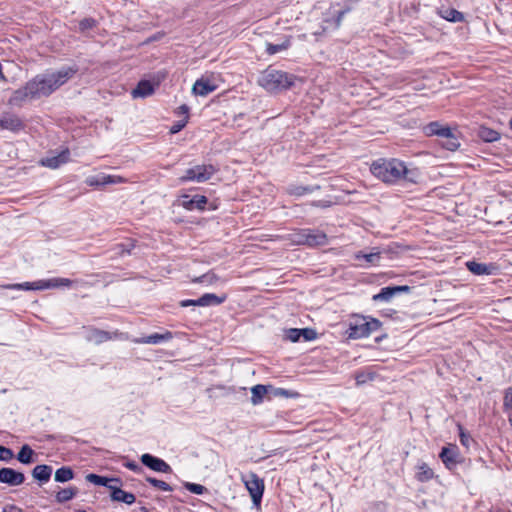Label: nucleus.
Instances as JSON below:
<instances>
[{"instance_id": "obj_1", "label": "nucleus", "mask_w": 512, "mask_h": 512, "mask_svg": "<svg viewBox=\"0 0 512 512\" xmlns=\"http://www.w3.org/2000/svg\"><path fill=\"white\" fill-rule=\"evenodd\" d=\"M371 173L384 183H410L417 184L419 172L417 169H409L405 163L396 158H379L370 166Z\"/></svg>"}, {"instance_id": "obj_2", "label": "nucleus", "mask_w": 512, "mask_h": 512, "mask_svg": "<svg viewBox=\"0 0 512 512\" xmlns=\"http://www.w3.org/2000/svg\"><path fill=\"white\" fill-rule=\"evenodd\" d=\"M78 70V66L73 65L63 66L52 73L38 74L28 81L29 92L36 99L48 97L71 79Z\"/></svg>"}, {"instance_id": "obj_3", "label": "nucleus", "mask_w": 512, "mask_h": 512, "mask_svg": "<svg viewBox=\"0 0 512 512\" xmlns=\"http://www.w3.org/2000/svg\"><path fill=\"white\" fill-rule=\"evenodd\" d=\"M296 80L294 74L268 66L261 72L258 84L270 93H280L290 89Z\"/></svg>"}, {"instance_id": "obj_4", "label": "nucleus", "mask_w": 512, "mask_h": 512, "mask_svg": "<svg viewBox=\"0 0 512 512\" xmlns=\"http://www.w3.org/2000/svg\"><path fill=\"white\" fill-rule=\"evenodd\" d=\"M426 136H438L439 144L448 151H456L460 147L456 130L438 121H433L424 126Z\"/></svg>"}, {"instance_id": "obj_5", "label": "nucleus", "mask_w": 512, "mask_h": 512, "mask_svg": "<svg viewBox=\"0 0 512 512\" xmlns=\"http://www.w3.org/2000/svg\"><path fill=\"white\" fill-rule=\"evenodd\" d=\"M381 326V321L376 318L354 315L349 322L347 334L351 339L365 338L380 329Z\"/></svg>"}, {"instance_id": "obj_6", "label": "nucleus", "mask_w": 512, "mask_h": 512, "mask_svg": "<svg viewBox=\"0 0 512 512\" xmlns=\"http://www.w3.org/2000/svg\"><path fill=\"white\" fill-rule=\"evenodd\" d=\"M73 281L68 278H51L35 282H24L5 285L4 288L11 290H45L59 287H70Z\"/></svg>"}, {"instance_id": "obj_7", "label": "nucleus", "mask_w": 512, "mask_h": 512, "mask_svg": "<svg viewBox=\"0 0 512 512\" xmlns=\"http://www.w3.org/2000/svg\"><path fill=\"white\" fill-rule=\"evenodd\" d=\"M218 171L212 164L196 165L185 171L184 175L179 178V182L185 183L195 181L203 183L211 179V177Z\"/></svg>"}, {"instance_id": "obj_8", "label": "nucleus", "mask_w": 512, "mask_h": 512, "mask_svg": "<svg viewBox=\"0 0 512 512\" xmlns=\"http://www.w3.org/2000/svg\"><path fill=\"white\" fill-rule=\"evenodd\" d=\"M296 242L298 244H304L308 246H322L327 244V235L315 229H302L295 234Z\"/></svg>"}, {"instance_id": "obj_9", "label": "nucleus", "mask_w": 512, "mask_h": 512, "mask_svg": "<svg viewBox=\"0 0 512 512\" xmlns=\"http://www.w3.org/2000/svg\"><path fill=\"white\" fill-rule=\"evenodd\" d=\"M244 482L254 506H260L265 488L263 479L256 473L251 472Z\"/></svg>"}, {"instance_id": "obj_10", "label": "nucleus", "mask_w": 512, "mask_h": 512, "mask_svg": "<svg viewBox=\"0 0 512 512\" xmlns=\"http://www.w3.org/2000/svg\"><path fill=\"white\" fill-rule=\"evenodd\" d=\"M411 290L412 287L408 285L386 286L381 288L377 294L372 296V301L375 303H389L395 296L403 293H410Z\"/></svg>"}, {"instance_id": "obj_11", "label": "nucleus", "mask_w": 512, "mask_h": 512, "mask_svg": "<svg viewBox=\"0 0 512 512\" xmlns=\"http://www.w3.org/2000/svg\"><path fill=\"white\" fill-rule=\"evenodd\" d=\"M439 458L449 470L456 469L457 465L462 462V457L459 452V448L456 445L448 444L442 447Z\"/></svg>"}, {"instance_id": "obj_12", "label": "nucleus", "mask_w": 512, "mask_h": 512, "mask_svg": "<svg viewBox=\"0 0 512 512\" xmlns=\"http://www.w3.org/2000/svg\"><path fill=\"white\" fill-rule=\"evenodd\" d=\"M141 463L147 468L160 473H172L171 466L163 459L150 453H145L140 458Z\"/></svg>"}, {"instance_id": "obj_13", "label": "nucleus", "mask_w": 512, "mask_h": 512, "mask_svg": "<svg viewBox=\"0 0 512 512\" xmlns=\"http://www.w3.org/2000/svg\"><path fill=\"white\" fill-rule=\"evenodd\" d=\"M25 481V475L10 467H3L0 469V483L9 486H19Z\"/></svg>"}, {"instance_id": "obj_14", "label": "nucleus", "mask_w": 512, "mask_h": 512, "mask_svg": "<svg viewBox=\"0 0 512 512\" xmlns=\"http://www.w3.org/2000/svg\"><path fill=\"white\" fill-rule=\"evenodd\" d=\"M119 335V333L116 332H109L105 330H101L95 327H89L86 330V340L89 342H93L97 345L104 343L106 341L112 340L116 338Z\"/></svg>"}, {"instance_id": "obj_15", "label": "nucleus", "mask_w": 512, "mask_h": 512, "mask_svg": "<svg viewBox=\"0 0 512 512\" xmlns=\"http://www.w3.org/2000/svg\"><path fill=\"white\" fill-rule=\"evenodd\" d=\"M0 128L18 133L25 129V123L19 116L15 114L4 113L0 118Z\"/></svg>"}, {"instance_id": "obj_16", "label": "nucleus", "mask_w": 512, "mask_h": 512, "mask_svg": "<svg viewBox=\"0 0 512 512\" xmlns=\"http://www.w3.org/2000/svg\"><path fill=\"white\" fill-rule=\"evenodd\" d=\"M208 203V198L204 195H194L193 197H189V195H183L181 205L183 208L189 211L199 210L204 211L206 205Z\"/></svg>"}, {"instance_id": "obj_17", "label": "nucleus", "mask_w": 512, "mask_h": 512, "mask_svg": "<svg viewBox=\"0 0 512 512\" xmlns=\"http://www.w3.org/2000/svg\"><path fill=\"white\" fill-rule=\"evenodd\" d=\"M110 490V498L115 502H122L128 505L133 504L136 501V497L133 493L124 491L117 486H108Z\"/></svg>"}, {"instance_id": "obj_18", "label": "nucleus", "mask_w": 512, "mask_h": 512, "mask_svg": "<svg viewBox=\"0 0 512 512\" xmlns=\"http://www.w3.org/2000/svg\"><path fill=\"white\" fill-rule=\"evenodd\" d=\"M28 88V82L21 88L13 91L11 97L8 100V104L11 106L21 107L27 99H36L35 96L30 94Z\"/></svg>"}, {"instance_id": "obj_19", "label": "nucleus", "mask_w": 512, "mask_h": 512, "mask_svg": "<svg viewBox=\"0 0 512 512\" xmlns=\"http://www.w3.org/2000/svg\"><path fill=\"white\" fill-rule=\"evenodd\" d=\"M173 338V334L170 331H166L165 333H153L138 339H135L134 342L138 344H161L163 342H167Z\"/></svg>"}, {"instance_id": "obj_20", "label": "nucleus", "mask_w": 512, "mask_h": 512, "mask_svg": "<svg viewBox=\"0 0 512 512\" xmlns=\"http://www.w3.org/2000/svg\"><path fill=\"white\" fill-rule=\"evenodd\" d=\"M70 157V151L69 149L62 150L58 155L47 157L46 159L42 160V165L49 167L51 169H56L60 167L62 164H65L69 161Z\"/></svg>"}, {"instance_id": "obj_21", "label": "nucleus", "mask_w": 512, "mask_h": 512, "mask_svg": "<svg viewBox=\"0 0 512 512\" xmlns=\"http://www.w3.org/2000/svg\"><path fill=\"white\" fill-rule=\"evenodd\" d=\"M217 86L213 84L209 79L200 78L196 80L193 85L192 92L195 95L199 96H207L214 90H216Z\"/></svg>"}, {"instance_id": "obj_22", "label": "nucleus", "mask_w": 512, "mask_h": 512, "mask_svg": "<svg viewBox=\"0 0 512 512\" xmlns=\"http://www.w3.org/2000/svg\"><path fill=\"white\" fill-rule=\"evenodd\" d=\"M155 85L149 80H140L132 91L134 98H145L154 93Z\"/></svg>"}, {"instance_id": "obj_23", "label": "nucleus", "mask_w": 512, "mask_h": 512, "mask_svg": "<svg viewBox=\"0 0 512 512\" xmlns=\"http://www.w3.org/2000/svg\"><path fill=\"white\" fill-rule=\"evenodd\" d=\"M226 295L218 296L214 293H205L198 298V303L202 307L218 306L225 302Z\"/></svg>"}, {"instance_id": "obj_24", "label": "nucleus", "mask_w": 512, "mask_h": 512, "mask_svg": "<svg viewBox=\"0 0 512 512\" xmlns=\"http://www.w3.org/2000/svg\"><path fill=\"white\" fill-rule=\"evenodd\" d=\"M52 475V467L46 464L37 465L32 470V476L40 483H46Z\"/></svg>"}, {"instance_id": "obj_25", "label": "nucleus", "mask_w": 512, "mask_h": 512, "mask_svg": "<svg viewBox=\"0 0 512 512\" xmlns=\"http://www.w3.org/2000/svg\"><path fill=\"white\" fill-rule=\"evenodd\" d=\"M438 14L441 18L452 22L457 23L461 22L464 18L463 14L458 10L450 7H441L438 9Z\"/></svg>"}, {"instance_id": "obj_26", "label": "nucleus", "mask_w": 512, "mask_h": 512, "mask_svg": "<svg viewBox=\"0 0 512 512\" xmlns=\"http://www.w3.org/2000/svg\"><path fill=\"white\" fill-rule=\"evenodd\" d=\"M269 388H273L271 385L257 384L251 388V402L253 405H259L264 401V397L268 392Z\"/></svg>"}, {"instance_id": "obj_27", "label": "nucleus", "mask_w": 512, "mask_h": 512, "mask_svg": "<svg viewBox=\"0 0 512 512\" xmlns=\"http://www.w3.org/2000/svg\"><path fill=\"white\" fill-rule=\"evenodd\" d=\"M86 480L94 485L107 487L111 486L110 482H119L118 478H109L106 476L98 475L95 473H89L86 475Z\"/></svg>"}, {"instance_id": "obj_28", "label": "nucleus", "mask_w": 512, "mask_h": 512, "mask_svg": "<svg viewBox=\"0 0 512 512\" xmlns=\"http://www.w3.org/2000/svg\"><path fill=\"white\" fill-rule=\"evenodd\" d=\"M34 454V450L28 444H24L20 448L16 458L20 463L28 465L34 462Z\"/></svg>"}, {"instance_id": "obj_29", "label": "nucleus", "mask_w": 512, "mask_h": 512, "mask_svg": "<svg viewBox=\"0 0 512 512\" xmlns=\"http://www.w3.org/2000/svg\"><path fill=\"white\" fill-rule=\"evenodd\" d=\"M122 182L121 177L112 176V175H97L94 180L89 182L90 185L96 186H106L110 184H116Z\"/></svg>"}, {"instance_id": "obj_30", "label": "nucleus", "mask_w": 512, "mask_h": 512, "mask_svg": "<svg viewBox=\"0 0 512 512\" xmlns=\"http://www.w3.org/2000/svg\"><path fill=\"white\" fill-rule=\"evenodd\" d=\"M74 478V471L69 466H62L55 472L54 479L56 482L65 483Z\"/></svg>"}, {"instance_id": "obj_31", "label": "nucleus", "mask_w": 512, "mask_h": 512, "mask_svg": "<svg viewBox=\"0 0 512 512\" xmlns=\"http://www.w3.org/2000/svg\"><path fill=\"white\" fill-rule=\"evenodd\" d=\"M78 492V488L74 486L61 489L56 494V501L58 503H65L67 501H70L78 494Z\"/></svg>"}, {"instance_id": "obj_32", "label": "nucleus", "mask_w": 512, "mask_h": 512, "mask_svg": "<svg viewBox=\"0 0 512 512\" xmlns=\"http://www.w3.org/2000/svg\"><path fill=\"white\" fill-rule=\"evenodd\" d=\"M434 477L433 470L426 463H421L418 466V472L416 473V479L420 482H428Z\"/></svg>"}, {"instance_id": "obj_33", "label": "nucleus", "mask_w": 512, "mask_h": 512, "mask_svg": "<svg viewBox=\"0 0 512 512\" xmlns=\"http://www.w3.org/2000/svg\"><path fill=\"white\" fill-rule=\"evenodd\" d=\"M355 259L359 260V261L364 260L366 264H375L380 259V252H371V253L358 252L355 254Z\"/></svg>"}, {"instance_id": "obj_34", "label": "nucleus", "mask_w": 512, "mask_h": 512, "mask_svg": "<svg viewBox=\"0 0 512 512\" xmlns=\"http://www.w3.org/2000/svg\"><path fill=\"white\" fill-rule=\"evenodd\" d=\"M500 139V133L482 125V143H492Z\"/></svg>"}, {"instance_id": "obj_35", "label": "nucleus", "mask_w": 512, "mask_h": 512, "mask_svg": "<svg viewBox=\"0 0 512 512\" xmlns=\"http://www.w3.org/2000/svg\"><path fill=\"white\" fill-rule=\"evenodd\" d=\"M290 45H291V42L289 39H286L285 41H283L280 44L267 43L266 52L269 55H274L276 53H279L281 51L288 49L290 47Z\"/></svg>"}, {"instance_id": "obj_36", "label": "nucleus", "mask_w": 512, "mask_h": 512, "mask_svg": "<svg viewBox=\"0 0 512 512\" xmlns=\"http://www.w3.org/2000/svg\"><path fill=\"white\" fill-rule=\"evenodd\" d=\"M145 480L151 486H153L159 490L168 491V492L173 491V487L163 480H159V479L151 477V476L146 477Z\"/></svg>"}, {"instance_id": "obj_37", "label": "nucleus", "mask_w": 512, "mask_h": 512, "mask_svg": "<svg viewBox=\"0 0 512 512\" xmlns=\"http://www.w3.org/2000/svg\"><path fill=\"white\" fill-rule=\"evenodd\" d=\"M97 26V20L92 17H86L79 21L78 31L80 33H86L88 30H91Z\"/></svg>"}, {"instance_id": "obj_38", "label": "nucleus", "mask_w": 512, "mask_h": 512, "mask_svg": "<svg viewBox=\"0 0 512 512\" xmlns=\"http://www.w3.org/2000/svg\"><path fill=\"white\" fill-rule=\"evenodd\" d=\"M135 243L133 240H129L124 243H119L115 246L116 254L120 256H124L126 254H131V251L134 249Z\"/></svg>"}, {"instance_id": "obj_39", "label": "nucleus", "mask_w": 512, "mask_h": 512, "mask_svg": "<svg viewBox=\"0 0 512 512\" xmlns=\"http://www.w3.org/2000/svg\"><path fill=\"white\" fill-rule=\"evenodd\" d=\"M183 486L186 490H188L189 492H191L193 494L203 495L205 493H208V489L201 484L192 483V482H184Z\"/></svg>"}, {"instance_id": "obj_40", "label": "nucleus", "mask_w": 512, "mask_h": 512, "mask_svg": "<svg viewBox=\"0 0 512 512\" xmlns=\"http://www.w3.org/2000/svg\"><path fill=\"white\" fill-rule=\"evenodd\" d=\"M500 270V266L496 263L482 264V275H497Z\"/></svg>"}, {"instance_id": "obj_41", "label": "nucleus", "mask_w": 512, "mask_h": 512, "mask_svg": "<svg viewBox=\"0 0 512 512\" xmlns=\"http://www.w3.org/2000/svg\"><path fill=\"white\" fill-rule=\"evenodd\" d=\"M218 279V277L216 276V274H214L212 271H209L203 275H201L200 277L198 278H195L193 280V282H196V283H208V284H212L214 283L216 280Z\"/></svg>"}, {"instance_id": "obj_42", "label": "nucleus", "mask_w": 512, "mask_h": 512, "mask_svg": "<svg viewBox=\"0 0 512 512\" xmlns=\"http://www.w3.org/2000/svg\"><path fill=\"white\" fill-rule=\"evenodd\" d=\"M503 408L506 412H512V386L505 390Z\"/></svg>"}, {"instance_id": "obj_43", "label": "nucleus", "mask_w": 512, "mask_h": 512, "mask_svg": "<svg viewBox=\"0 0 512 512\" xmlns=\"http://www.w3.org/2000/svg\"><path fill=\"white\" fill-rule=\"evenodd\" d=\"M300 329V336L305 341H312L317 338V332L315 329L312 328H299Z\"/></svg>"}, {"instance_id": "obj_44", "label": "nucleus", "mask_w": 512, "mask_h": 512, "mask_svg": "<svg viewBox=\"0 0 512 512\" xmlns=\"http://www.w3.org/2000/svg\"><path fill=\"white\" fill-rule=\"evenodd\" d=\"M314 187L309 186H296L290 189V193L296 196H303L305 194L311 193L314 191Z\"/></svg>"}, {"instance_id": "obj_45", "label": "nucleus", "mask_w": 512, "mask_h": 512, "mask_svg": "<svg viewBox=\"0 0 512 512\" xmlns=\"http://www.w3.org/2000/svg\"><path fill=\"white\" fill-rule=\"evenodd\" d=\"M286 339L291 342H298L301 339L299 328H290L286 331Z\"/></svg>"}, {"instance_id": "obj_46", "label": "nucleus", "mask_w": 512, "mask_h": 512, "mask_svg": "<svg viewBox=\"0 0 512 512\" xmlns=\"http://www.w3.org/2000/svg\"><path fill=\"white\" fill-rule=\"evenodd\" d=\"M14 456L10 448L0 445V460L4 462L10 461Z\"/></svg>"}, {"instance_id": "obj_47", "label": "nucleus", "mask_w": 512, "mask_h": 512, "mask_svg": "<svg viewBox=\"0 0 512 512\" xmlns=\"http://www.w3.org/2000/svg\"><path fill=\"white\" fill-rule=\"evenodd\" d=\"M188 123V120L187 119H182V120H179V121H176L173 123V125L170 127V134H176L178 132H180Z\"/></svg>"}, {"instance_id": "obj_48", "label": "nucleus", "mask_w": 512, "mask_h": 512, "mask_svg": "<svg viewBox=\"0 0 512 512\" xmlns=\"http://www.w3.org/2000/svg\"><path fill=\"white\" fill-rule=\"evenodd\" d=\"M459 437H460V442L463 446L465 447H469L470 445V442H473V439L470 437L469 433L465 432L464 429L459 426Z\"/></svg>"}, {"instance_id": "obj_49", "label": "nucleus", "mask_w": 512, "mask_h": 512, "mask_svg": "<svg viewBox=\"0 0 512 512\" xmlns=\"http://www.w3.org/2000/svg\"><path fill=\"white\" fill-rule=\"evenodd\" d=\"M372 379H373L372 375L370 373H366V372H358L355 375V380H356L357 385H362Z\"/></svg>"}, {"instance_id": "obj_50", "label": "nucleus", "mask_w": 512, "mask_h": 512, "mask_svg": "<svg viewBox=\"0 0 512 512\" xmlns=\"http://www.w3.org/2000/svg\"><path fill=\"white\" fill-rule=\"evenodd\" d=\"M466 266L469 271H471L475 275H480V262L476 261H468Z\"/></svg>"}, {"instance_id": "obj_51", "label": "nucleus", "mask_w": 512, "mask_h": 512, "mask_svg": "<svg viewBox=\"0 0 512 512\" xmlns=\"http://www.w3.org/2000/svg\"><path fill=\"white\" fill-rule=\"evenodd\" d=\"M189 111H190L189 106H188V105H186V104H182L181 106H179V107L177 108V110L175 111V113H176L177 115H179V116H180V115H183V116H184V118H183V119H187V120H188V119H189Z\"/></svg>"}, {"instance_id": "obj_52", "label": "nucleus", "mask_w": 512, "mask_h": 512, "mask_svg": "<svg viewBox=\"0 0 512 512\" xmlns=\"http://www.w3.org/2000/svg\"><path fill=\"white\" fill-rule=\"evenodd\" d=\"M124 466L133 472H139L142 469L141 466L135 461H128L124 464Z\"/></svg>"}, {"instance_id": "obj_53", "label": "nucleus", "mask_w": 512, "mask_h": 512, "mask_svg": "<svg viewBox=\"0 0 512 512\" xmlns=\"http://www.w3.org/2000/svg\"><path fill=\"white\" fill-rule=\"evenodd\" d=\"M179 305L181 307L200 306L198 299H185L180 301Z\"/></svg>"}, {"instance_id": "obj_54", "label": "nucleus", "mask_w": 512, "mask_h": 512, "mask_svg": "<svg viewBox=\"0 0 512 512\" xmlns=\"http://www.w3.org/2000/svg\"><path fill=\"white\" fill-rule=\"evenodd\" d=\"M275 396H285L290 397L292 395V392L290 390L284 389V388H276L274 391Z\"/></svg>"}, {"instance_id": "obj_55", "label": "nucleus", "mask_w": 512, "mask_h": 512, "mask_svg": "<svg viewBox=\"0 0 512 512\" xmlns=\"http://www.w3.org/2000/svg\"><path fill=\"white\" fill-rule=\"evenodd\" d=\"M3 512H23V510L14 504H9L3 508Z\"/></svg>"}, {"instance_id": "obj_56", "label": "nucleus", "mask_w": 512, "mask_h": 512, "mask_svg": "<svg viewBox=\"0 0 512 512\" xmlns=\"http://www.w3.org/2000/svg\"><path fill=\"white\" fill-rule=\"evenodd\" d=\"M349 10H350V8H345V9H342L337 12V16H336V24L337 25H340L343 17L345 16L346 13L349 12Z\"/></svg>"}, {"instance_id": "obj_57", "label": "nucleus", "mask_w": 512, "mask_h": 512, "mask_svg": "<svg viewBox=\"0 0 512 512\" xmlns=\"http://www.w3.org/2000/svg\"><path fill=\"white\" fill-rule=\"evenodd\" d=\"M313 205L316 207L326 208L331 205V202L327 201V200H319V201L314 202Z\"/></svg>"}, {"instance_id": "obj_58", "label": "nucleus", "mask_w": 512, "mask_h": 512, "mask_svg": "<svg viewBox=\"0 0 512 512\" xmlns=\"http://www.w3.org/2000/svg\"><path fill=\"white\" fill-rule=\"evenodd\" d=\"M487 164H489L488 160L482 156V168H481L482 173L483 172L490 173V170L485 167Z\"/></svg>"}, {"instance_id": "obj_59", "label": "nucleus", "mask_w": 512, "mask_h": 512, "mask_svg": "<svg viewBox=\"0 0 512 512\" xmlns=\"http://www.w3.org/2000/svg\"><path fill=\"white\" fill-rule=\"evenodd\" d=\"M385 337H386V335L384 334V335H382L380 337H377L375 340H376L377 343H379Z\"/></svg>"}, {"instance_id": "obj_60", "label": "nucleus", "mask_w": 512, "mask_h": 512, "mask_svg": "<svg viewBox=\"0 0 512 512\" xmlns=\"http://www.w3.org/2000/svg\"><path fill=\"white\" fill-rule=\"evenodd\" d=\"M509 125H510V128L512 129V117H511V119L509 121Z\"/></svg>"}, {"instance_id": "obj_61", "label": "nucleus", "mask_w": 512, "mask_h": 512, "mask_svg": "<svg viewBox=\"0 0 512 512\" xmlns=\"http://www.w3.org/2000/svg\"><path fill=\"white\" fill-rule=\"evenodd\" d=\"M481 151H482V153H485L486 149L482 146Z\"/></svg>"}, {"instance_id": "obj_62", "label": "nucleus", "mask_w": 512, "mask_h": 512, "mask_svg": "<svg viewBox=\"0 0 512 512\" xmlns=\"http://www.w3.org/2000/svg\"><path fill=\"white\" fill-rule=\"evenodd\" d=\"M487 210H488V208H487V207H485V208H484V213H485L486 215H487Z\"/></svg>"}, {"instance_id": "obj_63", "label": "nucleus", "mask_w": 512, "mask_h": 512, "mask_svg": "<svg viewBox=\"0 0 512 512\" xmlns=\"http://www.w3.org/2000/svg\"><path fill=\"white\" fill-rule=\"evenodd\" d=\"M75 512H87L85 510H76Z\"/></svg>"}]
</instances>
